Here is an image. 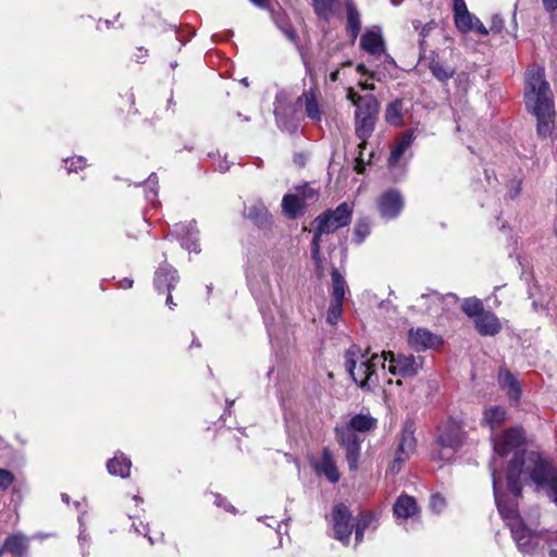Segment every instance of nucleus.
Instances as JSON below:
<instances>
[{
  "instance_id": "de8ad7c7",
  "label": "nucleus",
  "mask_w": 557,
  "mask_h": 557,
  "mask_svg": "<svg viewBox=\"0 0 557 557\" xmlns=\"http://www.w3.org/2000/svg\"><path fill=\"white\" fill-rule=\"evenodd\" d=\"M214 503L218 506L224 507L227 511H234V507L232 505H230L228 503H226V500L223 499L221 496H215Z\"/></svg>"
},
{
  "instance_id": "f704fd0d",
  "label": "nucleus",
  "mask_w": 557,
  "mask_h": 557,
  "mask_svg": "<svg viewBox=\"0 0 557 557\" xmlns=\"http://www.w3.org/2000/svg\"><path fill=\"white\" fill-rule=\"evenodd\" d=\"M432 74L441 82H446L454 75V70L440 61L433 60L430 63Z\"/></svg>"
},
{
  "instance_id": "603ef678",
  "label": "nucleus",
  "mask_w": 557,
  "mask_h": 557,
  "mask_svg": "<svg viewBox=\"0 0 557 557\" xmlns=\"http://www.w3.org/2000/svg\"><path fill=\"white\" fill-rule=\"evenodd\" d=\"M283 32L285 33L288 39L295 40L296 34L292 28H283Z\"/></svg>"
},
{
  "instance_id": "2eb2a0df",
  "label": "nucleus",
  "mask_w": 557,
  "mask_h": 557,
  "mask_svg": "<svg viewBox=\"0 0 557 557\" xmlns=\"http://www.w3.org/2000/svg\"><path fill=\"white\" fill-rule=\"evenodd\" d=\"M474 327L482 336H494L502 330L499 319L491 311H485L474 320Z\"/></svg>"
},
{
  "instance_id": "c9c22d12",
  "label": "nucleus",
  "mask_w": 557,
  "mask_h": 557,
  "mask_svg": "<svg viewBox=\"0 0 557 557\" xmlns=\"http://www.w3.org/2000/svg\"><path fill=\"white\" fill-rule=\"evenodd\" d=\"M336 0H312L315 13L324 18L329 20L334 11V4Z\"/></svg>"
},
{
  "instance_id": "a878e982",
  "label": "nucleus",
  "mask_w": 557,
  "mask_h": 557,
  "mask_svg": "<svg viewBox=\"0 0 557 557\" xmlns=\"http://www.w3.org/2000/svg\"><path fill=\"white\" fill-rule=\"evenodd\" d=\"M305 197H299L298 195H286L282 200V208L285 215L288 218H296L299 215L304 208Z\"/></svg>"
},
{
  "instance_id": "9b49d317",
  "label": "nucleus",
  "mask_w": 557,
  "mask_h": 557,
  "mask_svg": "<svg viewBox=\"0 0 557 557\" xmlns=\"http://www.w3.org/2000/svg\"><path fill=\"white\" fill-rule=\"evenodd\" d=\"M374 119H368L360 116V114H355V128H356V135L361 140L358 145V148L360 149L359 156L357 158V164H356V171L358 173H362L363 171V157H362V149L366 147L367 139L371 136L373 129H374Z\"/></svg>"
},
{
  "instance_id": "7c9ffc66",
  "label": "nucleus",
  "mask_w": 557,
  "mask_h": 557,
  "mask_svg": "<svg viewBox=\"0 0 557 557\" xmlns=\"http://www.w3.org/2000/svg\"><path fill=\"white\" fill-rule=\"evenodd\" d=\"M347 425L355 432H367L374 428L375 420L370 416L357 414L349 420Z\"/></svg>"
},
{
  "instance_id": "4d7b16f0",
  "label": "nucleus",
  "mask_w": 557,
  "mask_h": 557,
  "mask_svg": "<svg viewBox=\"0 0 557 557\" xmlns=\"http://www.w3.org/2000/svg\"><path fill=\"white\" fill-rule=\"evenodd\" d=\"M166 305H168L171 309L173 308V306H175V305L173 304V300H172V296H171V295H169V296H168V298H166Z\"/></svg>"
},
{
  "instance_id": "4c0bfd02",
  "label": "nucleus",
  "mask_w": 557,
  "mask_h": 557,
  "mask_svg": "<svg viewBox=\"0 0 557 557\" xmlns=\"http://www.w3.org/2000/svg\"><path fill=\"white\" fill-rule=\"evenodd\" d=\"M342 312L343 300L332 299L326 314L327 322L332 325H335L338 322Z\"/></svg>"
},
{
  "instance_id": "39448f33",
  "label": "nucleus",
  "mask_w": 557,
  "mask_h": 557,
  "mask_svg": "<svg viewBox=\"0 0 557 557\" xmlns=\"http://www.w3.org/2000/svg\"><path fill=\"white\" fill-rule=\"evenodd\" d=\"M382 369L388 362V372L396 376L411 377L417 375L423 368L424 359L412 354L383 351Z\"/></svg>"
},
{
  "instance_id": "c85d7f7f",
  "label": "nucleus",
  "mask_w": 557,
  "mask_h": 557,
  "mask_svg": "<svg viewBox=\"0 0 557 557\" xmlns=\"http://www.w3.org/2000/svg\"><path fill=\"white\" fill-rule=\"evenodd\" d=\"M416 447V440L411 432L405 433L398 446L395 462H403Z\"/></svg>"
},
{
  "instance_id": "dca6fc26",
  "label": "nucleus",
  "mask_w": 557,
  "mask_h": 557,
  "mask_svg": "<svg viewBox=\"0 0 557 557\" xmlns=\"http://www.w3.org/2000/svg\"><path fill=\"white\" fill-rule=\"evenodd\" d=\"M382 69L379 67L375 71H368L366 65L360 63L357 65V71L363 75H368L372 79L382 81L386 77H392V72L396 69V62L394 59L387 54L386 52L382 54Z\"/></svg>"
},
{
  "instance_id": "5fc2aeb1",
  "label": "nucleus",
  "mask_w": 557,
  "mask_h": 557,
  "mask_svg": "<svg viewBox=\"0 0 557 557\" xmlns=\"http://www.w3.org/2000/svg\"><path fill=\"white\" fill-rule=\"evenodd\" d=\"M250 1L260 8H265V7H268V3H269V0H250Z\"/></svg>"
},
{
  "instance_id": "c756f323",
  "label": "nucleus",
  "mask_w": 557,
  "mask_h": 557,
  "mask_svg": "<svg viewBox=\"0 0 557 557\" xmlns=\"http://www.w3.org/2000/svg\"><path fill=\"white\" fill-rule=\"evenodd\" d=\"M499 382L504 388H507L509 398L517 400L520 396L519 385L516 379L508 371H500Z\"/></svg>"
},
{
  "instance_id": "cd10ccee",
  "label": "nucleus",
  "mask_w": 557,
  "mask_h": 557,
  "mask_svg": "<svg viewBox=\"0 0 557 557\" xmlns=\"http://www.w3.org/2000/svg\"><path fill=\"white\" fill-rule=\"evenodd\" d=\"M379 111V102L373 96H367L360 102H358V107L356 108L355 114H360V116L374 119Z\"/></svg>"
},
{
  "instance_id": "ea45409f",
  "label": "nucleus",
  "mask_w": 557,
  "mask_h": 557,
  "mask_svg": "<svg viewBox=\"0 0 557 557\" xmlns=\"http://www.w3.org/2000/svg\"><path fill=\"white\" fill-rule=\"evenodd\" d=\"M370 228V223L367 220H361L356 224L355 236L358 243H361L369 235Z\"/></svg>"
},
{
  "instance_id": "bf43d9fd",
  "label": "nucleus",
  "mask_w": 557,
  "mask_h": 557,
  "mask_svg": "<svg viewBox=\"0 0 557 557\" xmlns=\"http://www.w3.org/2000/svg\"><path fill=\"white\" fill-rule=\"evenodd\" d=\"M420 24H421V23H420V22H418V21L413 22V26H414V28H416V29H418V28L420 27Z\"/></svg>"
},
{
  "instance_id": "864d4df0",
  "label": "nucleus",
  "mask_w": 557,
  "mask_h": 557,
  "mask_svg": "<svg viewBox=\"0 0 557 557\" xmlns=\"http://www.w3.org/2000/svg\"><path fill=\"white\" fill-rule=\"evenodd\" d=\"M359 86L363 89V90H373L374 89V85L373 84H369L367 82H360L359 83Z\"/></svg>"
},
{
  "instance_id": "6e6d98bb",
  "label": "nucleus",
  "mask_w": 557,
  "mask_h": 557,
  "mask_svg": "<svg viewBox=\"0 0 557 557\" xmlns=\"http://www.w3.org/2000/svg\"><path fill=\"white\" fill-rule=\"evenodd\" d=\"M338 76H339V71H335V72L331 73L330 78L332 82H336L338 79Z\"/></svg>"
},
{
  "instance_id": "79ce46f5",
  "label": "nucleus",
  "mask_w": 557,
  "mask_h": 557,
  "mask_svg": "<svg viewBox=\"0 0 557 557\" xmlns=\"http://www.w3.org/2000/svg\"><path fill=\"white\" fill-rule=\"evenodd\" d=\"M13 474L5 469H0V491L7 490L13 482Z\"/></svg>"
},
{
  "instance_id": "4468645a",
  "label": "nucleus",
  "mask_w": 557,
  "mask_h": 557,
  "mask_svg": "<svg viewBox=\"0 0 557 557\" xmlns=\"http://www.w3.org/2000/svg\"><path fill=\"white\" fill-rule=\"evenodd\" d=\"M453 12L456 28L463 34L471 32L472 23L475 22L476 16L470 13L466 1L454 0Z\"/></svg>"
},
{
  "instance_id": "6ab92c4d",
  "label": "nucleus",
  "mask_w": 557,
  "mask_h": 557,
  "mask_svg": "<svg viewBox=\"0 0 557 557\" xmlns=\"http://www.w3.org/2000/svg\"><path fill=\"white\" fill-rule=\"evenodd\" d=\"M299 103H301L305 108L306 115L314 121L320 122L322 119V110L321 106L318 101V96L314 90L309 89L304 91L301 97L299 98Z\"/></svg>"
},
{
  "instance_id": "a19ab883",
  "label": "nucleus",
  "mask_w": 557,
  "mask_h": 557,
  "mask_svg": "<svg viewBox=\"0 0 557 557\" xmlns=\"http://www.w3.org/2000/svg\"><path fill=\"white\" fill-rule=\"evenodd\" d=\"M64 163L67 172L77 171L78 169H83L86 165V161L82 157L66 159Z\"/></svg>"
},
{
  "instance_id": "412c9836",
  "label": "nucleus",
  "mask_w": 557,
  "mask_h": 557,
  "mask_svg": "<svg viewBox=\"0 0 557 557\" xmlns=\"http://www.w3.org/2000/svg\"><path fill=\"white\" fill-rule=\"evenodd\" d=\"M176 233L181 236L182 246H184L187 250L199 252V245L196 242V228L193 223L177 225Z\"/></svg>"
},
{
  "instance_id": "3c124183",
  "label": "nucleus",
  "mask_w": 557,
  "mask_h": 557,
  "mask_svg": "<svg viewBox=\"0 0 557 557\" xmlns=\"http://www.w3.org/2000/svg\"><path fill=\"white\" fill-rule=\"evenodd\" d=\"M421 298H422V299H424V298H430V299L432 300V302H440V301H441V297H440V295H438V294H436V293L431 294V295H429V296H424V295H422V296H421Z\"/></svg>"
},
{
  "instance_id": "72a5a7b5",
  "label": "nucleus",
  "mask_w": 557,
  "mask_h": 557,
  "mask_svg": "<svg viewBox=\"0 0 557 557\" xmlns=\"http://www.w3.org/2000/svg\"><path fill=\"white\" fill-rule=\"evenodd\" d=\"M462 310L465 313L470 317L473 321L476 317H480L481 313H484L483 305L478 298H467L462 302Z\"/></svg>"
},
{
  "instance_id": "aec40b11",
  "label": "nucleus",
  "mask_w": 557,
  "mask_h": 557,
  "mask_svg": "<svg viewBox=\"0 0 557 557\" xmlns=\"http://www.w3.org/2000/svg\"><path fill=\"white\" fill-rule=\"evenodd\" d=\"M413 139V131H407L398 138L388 159L389 166H395L398 163L404 152L411 146Z\"/></svg>"
},
{
  "instance_id": "473e14b6",
  "label": "nucleus",
  "mask_w": 557,
  "mask_h": 557,
  "mask_svg": "<svg viewBox=\"0 0 557 557\" xmlns=\"http://www.w3.org/2000/svg\"><path fill=\"white\" fill-rule=\"evenodd\" d=\"M401 100H396L386 108L385 119L393 126L403 124Z\"/></svg>"
},
{
  "instance_id": "f03ea898",
  "label": "nucleus",
  "mask_w": 557,
  "mask_h": 557,
  "mask_svg": "<svg viewBox=\"0 0 557 557\" xmlns=\"http://www.w3.org/2000/svg\"><path fill=\"white\" fill-rule=\"evenodd\" d=\"M525 103L537 117V132L542 136L550 133L554 104L542 67L534 65L527 72Z\"/></svg>"
},
{
  "instance_id": "a18cd8bd",
  "label": "nucleus",
  "mask_w": 557,
  "mask_h": 557,
  "mask_svg": "<svg viewBox=\"0 0 557 557\" xmlns=\"http://www.w3.org/2000/svg\"><path fill=\"white\" fill-rule=\"evenodd\" d=\"M471 30H474L482 36H486L488 34L487 28L482 24V22L478 17L475 18V22L472 23Z\"/></svg>"
},
{
  "instance_id": "423d86ee",
  "label": "nucleus",
  "mask_w": 557,
  "mask_h": 557,
  "mask_svg": "<svg viewBox=\"0 0 557 557\" xmlns=\"http://www.w3.org/2000/svg\"><path fill=\"white\" fill-rule=\"evenodd\" d=\"M524 441V433L520 428H511L504 431L502 434L493 437L494 454L491 462L492 478L494 474L498 482V488L500 490V479L497 475L498 458H504L512 449L520 446Z\"/></svg>"
},
{
  "instance_id": "680f3d73",
  "label": "nucleus",
  "mask_w": 557,
  "mask_h": 557,
  "mask_svg": "<svg viewBox=\"0 0 557 557\" xmlns=\"http://www.w3.org/2000/svg\"><path fill=\"white\" fill-rule=\"evenodd\" d=\"M62 498H63V500H64L65 503H67V502H69V497H67L66 495H63V496H62Z\"/></svg>"
},
{
  "instance_id": "20e7f679",
  "label": "nucleus",
  "mask_w": 557,
  "mask_h": 557,
  "mask_svg": "<svg viewBox=\"0 0 557 557\" xmlns=\"http://www.w3.org/2000/svg\"><path fill=\"white\" fill-rule=\"evenodd\" d=\"M351 212L349 206L343 202L335 210L325 212L314 220L315 234L312 240V258L318 270L321 268L320 236L347 225L351 220Z\"/></svg>"
},
{
  "instance_id": "13d9d810",
  "label": "nucleus",
  "mask_w": 557,
  "mask_h": 557,
  "mask_svg": "<svg viewBox=\"0 0 557 557\" xmlns=\"http://www.w3.org/2000/svg\"><path fill=\"white\" fill-rule=\"evenodd\" d=\"M520 189L519 186L516 187V189L512 191L511 197H516L519 194Z\"/></svg>"
},
{
  "instance_id": "052dcab7",
  "label": "nucleus",
  "mask_w": 557,
  "mask_h": 557,
  "mask_svg": "<svg viewBox=\"0 0 557 557\" xmlns=\"http://www.w3.org/2000/svg\"><path fill=\"white\" fill-rule=\"evenodd\" d=\"M134 500H135L137 504L143 502V499H141L140 497H138V496H135V497H134Z\"/></svg>"
},
{
  "instance_id": "4be33fe9",
  "label": "nucleus",
  "mask_w": 557,
  "mask_h": 557,
  "mask_svg": "<svg viewBox=\"0 0 557 557\" xmlns=\"http://www.w3.org/2000/svg\"><path fill=\"white\" fill-rule=\"evenodd\" d=\"M507 418V412L504 407L491 406L485 408L483 411V422L491 430H494L502 425Z\"/></svg>"
},
{
  "instance_id": "f8f14e48",
  "label": "nucleus",
  "mask_w": 557,
  "mask_h": 557,
  "mask_svg": "<svg viewBox=\"0 0 557 557\" xmlns=\"http://www.w3.org/2000/svg\"><path fill=\"white\" fill-rule=\"evenodd\" d=\"M377 207L382 218L394 219L403 210L404 200L397 190H388L379 198Z\"/></svg>"
},
{
  "instance_id": "9d476101",
  "label": "nucleus",
  "mask_w": 557,
  "mask_h": 557,
  "mask_svg": "<svg viewBox=\"0 0 557 557\" xmlns=\"http://www.w3.org/2000/svg\"><path fill=\"white\" fill-rule=\"evenodd\" d=\"M360 47L370 55L380 58L386 51L382 29L379 26H372L364 30L360 38Z\"/></svg>"
},
{
  "instance_id": "37998d69",
  "label": "nucleus",
  "mask_w": 557,
  "mask_h": 557,
  "mask_svg": "<svg viewBox=\"0 0 557 557\" xmlns=\"http://www.w3.org/2000/svg\"><path fill=\"white\" fill-rule=\"evenodd\" d=\"M157 183V177L154 175H150L147 183L149 185V190L146 194V198L149 201H153L157 196V190L154 188Z\"/></svg>"
},
{
  "instance_id": "b1692460",
  "label": "nucleus",
  "mask_w": 557,
  "mask_h": 557,
  "mask_svg": "<svg viewBox=\"0 0 557 557\" xmlns=\"http://www.w3.org/2000/svg\"><path fill=\"white\" fill-rule=\"evenodd\" d=\"M418 511V507L416 504L414 498L403 495L398 497L394 505V513L397 516V518H404L408 519L410 517H413Z\"/></svg>"
},
{
  "instance_id": "09e8293b",
  "label": "nucleus",
  "mask_w": 557,
  "mask_h": 557,
  "mask_svg": "<svg viewBox=\"0 0 557 557\" xmlns=\"http://www.w3.org/2000/svg\"><path fill=\"white\" fill-rule=\"evenodd\" d=\"M546 11L554 12L557 9V0H542Z\"/></svg>"
},
{
  "instance_id": "a211bd4d",
  "label": "nucleus",
  "mask_w": 557,
  "mask_h": 557,
  "mask_svg": "<svg viewBox=\"0 0 557 557\" xmlns=\"http://www.w3.org/2000/svg\"><path fill=\"white\" fill-rule=\"evenodd\" d=\"M315 470L319 474H323L326 479L336 483L339 480V472L335 465L333 454L329 448H324L321 460L317 463Z\"/></svg>"
},
{
  "instance_id": "0eeeda50",
  "label": "nucleus",
  "mask_w": 557,
  "mask_h": 557,
  "mask_svg": "<svg viewBox=\"0 0 557 557\" xmlns=\"http://www.w3.org/2000/svg\"><path fill=\"white\" fill-rule=\"evenodd\" d=\"M437 444L443 451L437 456L440 459L449 460L454 453L459 449L465 440L461 424L456 419H447L438 429Z\"/></svg>"
},
{
  "instance_id": "49530a36",
  "label": "nucleus",
  "mask_w": 557,
  "mask_h": 557,
  "mask_svg": "<svg viewBox=\"0 0 557 557\" xmlns=\"http://www.w3.org/2000/svg\"><path fill=\"white\" fill-rule=\"evenodd\" d=\"M347 99L350 100L352 102V104L357 108L358 107V102H360L362 99H364V97H361L359 95H357L352 88H348L347 90Z\"/></svg>"
},
{
  "instance_id": "e433bc0d",
  "label": "nucleus",
  "mask_w": 557,
  "mask_h": 557,
  "mask_svg": "<svg viewBox=\"0 0 557 557\" xmlns=\"http://www.w3.org/2000/svg\"><path fill=\"white\" fill-rule=\"evenodd\" d=\"M247 216L258 225H262L268 221L269 213L263 205H256L248 209Z\"/></svg>"
},
{
  "instance_id": "5701e85b",
  "label": "nucleus",
  "mask_w": 557,
  "mask_h": 557,
  "mask_svg": "<svg viewBox=\"0 0 557 557\" xmlns=\"http://www.w3.org/2000/svg\"><path fill=\"white\" fill-rule=\"evenodd\" d=\"M28 549V540L24 534L17 533L9 536L0 550H7L15 556H23Z\"/></svg>"
},
{
  "instance_id": "f3484780",
  "label": "nucleus",
  "mask_w": 557,
  "mask_h": 557,
  "mask_svg": "<svg viewBox=\"0 0 557 557\" xmlns=\"http://www.w3.org/2000/svg\"><path fill=\"white\" fill-rule=\"evenodd\" d=\"M176 282V271L172 267L168 264L159 267L156 272L154 285L160 293L170 292L175 287Z\"/></svg>"
},
{
  "instance_id": "393cba45",
  "label": "nucleus",
  "mask_w": 557,
  "mask_h": 557,
  "mask_svg": "<svg viewBox=\"0 0 557 557\" xmlns=\"http://www.w3.org/2000/svg\"><path fill=\"white\" fill-rule=\"evenodd\" d=\"M132 462L129 459L121 456H114L107 462V468L110 474L127 478L131 473Z\"/></svg>"
},
{
  "instance_id": "1a4fd4ad",
  "label": "nucleus",
  "mask_w": 557,
  "mask_h": 557,
  "mask_svg": "<svg viewBox=\"0 0 557 557\" xmlns=\"http://www.w3.org/2000/svg\"><path fill=\"white\" fill-rule=\"evenodd\" d=\"M336 435L341 445L346 449V458L349 469L355 471L358 468L360 440L355 431L348 425L336 428Z\"/></svg>"
},
{
  "instance_id": "ddd939ff",
  "label": "nucleus",
  "mask_w": 557,
  "mask_h": 557,
  "mask_svg": "<svg viewBox=\"0 0 557 557\" xmlns=\"http://www.w3.org/2000/svg\"><path fill=\"white\" fill-rule=\"evenodd\" d=\"M408 342L409 345L417 350L435 348L442 344V339L440 336L422 327H418L417 330H410L408 335Z\"/></svg>"
},
{
  "instance_id": "6e6552de",
  "label": "nucleus",
  "mask_w": 557,
  "mask_h": 557,
  "mask_svg": "<svg viewBox=\"0 0 557 557\" xmlns=\"http://www.w3.org/2000/svg\"><path fill=\"white\" fill-rule=\"evenodd\" d=\"M334 537L347 545L352 532L351 512L344 504H337L332 511Z\"/></svg>"
},
{
  "instance_id": "f257e3e1",
  "label": "nucleus",
  "mask_w": 557,
  "mask_h": 557,
  "mask_svg": "<svg viewBox=\"0 0 557 557\" xmlns=\"http://www.w3.org/2000/svg\"><path fill=\"white\" fill-rule=\"evenodd\" d=\"M531 481L536 490L544 491L557 504V468L536 451L516 455L510 461L507 472V485L513 499L503 494L494 475V496L499 513L511 530L518 549L522 554H535L545 544L549 548V557H557V540L553 533L539 532L518 515L516 503L520 496L521 482Z\"/></svg>"
},
{
  "instance_id": "2f4dec72",
  "label": "nucleus",
  "mask_w": 557,
  "mask_h": 557,
  "mask_svg": "<svg viewBox=\"0 0 557 557\" xmlns=\"http://www.w3.org/2000/svg\"><path fill=\"white\" fill-rule=\"evenodd\" d=\"M346 282L337 269L332 271V299L344 300Z\"/></svg>"
},
{
  "instance_id": "8fccbe9b",
  "label": "nucleus",
  "mask_w": 557,
  "mask_h": 557,
  "mask_svg": "<svg viewBox=\"0 0 557 557\" xmlns=\"http://www.w3.org/2000/svg\"><path fill=\"white\" fill-rule=\"evenodd\" d=\"M119 284L121 288L127 289L133 286V281L129 278H123Z\"/></svg>"
},
{
  "instance_id": "e2e57ef3",
  "label": "nucleus",
  "mask_w": 557,
  "mask_h": 557,
  "mask_svg": "<svg viewBox=\"0 0 557 557\" xmlns=\"http://www.w3.org/2000/svg\"><path fill=\"white\" fill-rule=\"evenodd\" d=\"M424 30H425V26L422 27V33H421L422 36H424Z\"/></svg>"
},
{
  "instance_id": "58836bf2",
  "label": "nucleus",
  "mask_w": 557,
  "mask_h": 557,
  "mask_svg": "<svg viewBox=\"0 0 557 557\" xmlns=\"http://www.w3.org/2000/svg\"><path fill=\"white\" fill-rule=\"evenodd\" d=\"M374 516L371 512L363 513L356 524L355 539L360 543L363 539L364 530L372 523Z\"/></svg>"
},
{
  "instance_id": "bb28decb",
  "label": "nucleus",
  "mask_w": 557,
  "mask_h": 557,
  "mask_svg": "<svg viewBox=\"0 0 557 557\" xmlns=\"http://www.w3.org/2000/svg\"><path fill=\"white\" fill-rule=\"evenodd\" d=\"M347 8V30L355 41L361 28L360 14L352 2L346 4Z\"/></svg>"
},
{
  "instance_id": "7ed1b4c3",
  "label": "nucleus",
  "mask_w": 557,
  "mask_h": 557,
  "mask_svg": "<svg viewBox=\"0 0 557 557\" xmlns=\"http://www.w3.org/2000/svg\"><path fill=\"white\" fill-rule=\"evenodd\" d=\"M346 369L361 388H371L377 382L376 366L383 361L382 354L369 356L359 346L352 345L345 355Z\"/></svg>"
},
{
  "instance_id": "c03bdc74",
  "label": "nucleus",
  "mask_w": 557,
  "mask_h": 557,
  "mask_svg": "<svg viewBox=\"0 0 557 557\" xmlns=\"http://www.w3.org/2000/svg\"><path fill=\"white\" fill-rule=\"evenodd\" d=\"M430 506L435 512H441L445 507V499L437 494L433 495L431 497Z\"/></svg>"
}]
</instances>
